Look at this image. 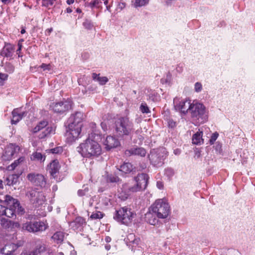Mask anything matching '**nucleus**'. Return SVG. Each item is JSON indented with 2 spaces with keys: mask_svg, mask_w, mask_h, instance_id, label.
I'll use <instances>...</instances> for the list:
<instances>
[{
  "mask_svg": "<svg viewBox=\"0 0 255 255\" xmlns=\"http://www.w3.org/2000/svg\"><path fill=\"white\" fill-rule=\"evenodd\" d=\"M78 152L84 157H97L102 153L101 145L95 140L88 138L77 147Z\"/></svg>",
  "mask_w": 255,
  "mask_h": 255,
  "instance_id": "nucleus-1",
  "label": "nucleus"
},
{
  "mask_svg": "<svg viewBox=\"0 0 255 255\" xmlns=\"http://www.w3.org/2000/svg\"><path fill=\"white\" fill-rule=\"evenodd\" d=\"M152 211L158 218L165 219L170 213V206L165 199H158L150 207Z\"/></svg>",
  "mask_w": 255,
  "mask_h": 255,
  "instance_id": "nucleus-2",
  "label": "nucleus"
},
{
  "mask_svg": "<svg viewBox=\"0 0 255 255\" xmlns=\"http://www.w3.org/2000/svg\"><path fill=\"white\" fill-rule=\"evenodd\" d=\"M116 131L121 137L131 135L133 131V124L128 118L124 117L118 119L115 123Z\"/></svg>",
  "mask_w": 255,
  "mask_h": 255,
  "instance_id": "nucleus-3",
  "label": "nucleus"
},
{
  "mask_svg": "<svg viewBox=\"0 0 255 255\" xmlns=\"http://www.w3.org/2000/svg\"><path fill=\"white\" fill-rule=\"evenodd\" d=\"M4 202L6 205L4 216L8 218H12L15 216L16 212L21 213L22 212V208L20 206V204L17 199H13L9 195H6Z\"/></svg>",
  "mask_w": 255,
  "mask_h": 255,
  "instance_id": "nucleus-4",
  "label": "nucleus"
},
{
  "mask_svg": "<svg viewBox=\"0 0 255 255\" xmlns=\"http://www.w3.org/2000/svg\"><path fill=\"white\" fill-rule=\"evenodd\" d=\"M135 214L127 207L121 208L116 211L114 219L123 224L128 225L131 223Z\"/></svg>",
  "mask_w": 255,
  "mask_h": 255,
  "instance_id": "nucleus-5",
  "label": "nucleus"
},
{
  "mask_svg": "<svg viewBox=\"0 0 255 255\" xmlns=\"http://www.w3.org/2000/svg\"><path fill=\"white\" fill-rule=\"evenodd\" d=\"M167 151L164 148L151 150L148 158L151 163L154 166L159 167L163 164V161L167 156Z\"/></svg>",
  "mask_w": 255,
  "mask_h": 255,
  "instance_id": "nucleus-6",
  "label": "nucleus"
},
{
  "mask_svg": "<svg viewBox=\"0 0 255 255\" xmlns=\"http://www.w3.org/2000/svg\"><path fill=\"white\" fill-rule=\"evenodd\" d=\"M55 129L50 126H48V122L46 121H41L33 129V132H40L38 137L44 138L51 134L54 133Z\"/></svg>",
  "mask_w": 255,
  "mask_h": 255,
  "instance_id": "nucleus-7",
  "label": "nucleus"
},
{
  "mask_svg": "<svg viewBox=\"0 0 255 255\" xmlns=\"http://www.w3.org/2000/svg\"><path fill=\"white\" fill-rule=\"evenodd\" d=\"M148 176L145 173L139 174L134 178L135 184L131 186L130 190L132 192H137L145 189L147 185Z\"/></svg>",
  "mask_w": 255,
  "mask_h": 255,
  "instance_id": "nucleus-8",
  "label": "nucleus"
},
{
  "mask_svg": "<svg viewBox=\"0 0 255 255\" xmlns=\"http://www.w3.org/2000/svg\"><path fill=\"white\" fill-rule=\"evenodd\" d=\"M82 127L79 125L76 126L73 124H69L68 129L66 131V139L69 142H72L78 139L81 132Z\"/></svg>",
  "mask_w": 255,
  "mask_h": 255,
  "instance_id": "nucleus-9",
  "label": "nucleus"
},
{
  "mask_svg": "<svg viewBox=\"0 0 255 255\" xmlns=\"http://www.w3.org/2000/svg\"><path fill=\"white\" fill-rule=\"evenodd\" d=\"M48 227L47 224L43 222H27L22 225L23 229L30 233H35L45 231Z\"/></svg>",
  "mask_w": 255,
  "mask_h": 255,
  "instance_id": "nucleus-10",
  "label": "nucleus"
},
{
  "mask_svg": "<svg viewBox=\"0 0 255 255\" xmlns=\"http://www.w3.org/2000/svg\"><path fill=\"white\" fill-rule=\"evenodd\" d=\"M206 107L202 104L193 101L191 104L189 113L192 118L199 119L205 113Z\"/></svg>",
  "mask_w": 255,
  "mask_h": 255,
  "instance_id": "nucleus-11",
  "label": "nucleus"
},
{
  "mask_svg": "<svg viewBox=\"0 0 255 255\" xmlns=\"http://www.w3.org/2000/svg\"><path fill=\"white\" fill-rule=\"evenodd\" d=\"M177 101V99L174 100L175 110L183 115L188 114L192 104L191 100L185 99L179 102Z\"/></svg>",
  "mask_w": 255,
  "mask_h": 255,
  "instance_id": "nucleus-12",
  "label": "nucleus"
},
{
  "mask_svg": "<svg viewBox=\"0 0 255 255\" xmlns=\"http://www.w3.org/2000/svg\"><path fill=\"white\" fill-rule=\"evenodd\" d=\"M26 195L33 204L42 205L45 201V197L43 193L35 190H31Z\"/></svg>",
  "mask_w": 255,
  "mask_h": 255,
  "instance_id": "nucleus-13",
  "label": "nucleus"
},
{
  "mask_svg": "<svg viewBox=\"0 0 255 255\" xmlns=\"http://www.w3.org/2000/svg\"><path fill=\"white\" fill-rule=\"evenodd\" d=\"M20 151V147L15 144H10L5 148V151L2 155L4 160H10L14 156L17 155Z\"/></svg>",
  "mask_w": 255,
  "mask_h": 255,
  "instance_id": "nucleus-14",
  "label": "nucleus"
},
{
  "mask_svg": "<svg viewBox=\"0 0 255 255\" xmlns=\"http://www.w3.org/2000/svg\"><path fill=\"white\" fill-rule=\"evenodd\" d=\"M28 179L34 185L40 187H45L46 181L44 177L41 174L30 173L27 175Z\"/></svg>",
  "mask_w": 255,
  "mask_h": 255,
  "instance_id": "nucleus-15",
  "label": "nucleus"
},
{
  "mask_svg": "<svg viewBox=\"0 0 255 255\" xmlns=\"http://www.w3.org/2000/svg\"><path fill=\"white\" fill-rule=\"evenodd\" d=\"M104 144L107 150L116 148L120 145V142L115 137L108 136L104 142Z\"/></svg>",
  "mask_w": 255,
  "mask_h": 255,
  "instance_id": "nucleus-16",
  "label": "nucleus"
},
{
  "mask_svg": "<svg viewBox=\"0 0 255 255\" xmlns=\"http://www.w3.org/2000/svg\"><path fill=\"white\" fill-rule=\"evenodd\" d=\"M84 119V115L83 113L76 112L70 116L68 120V123L73 124V125L76 126L80 125V127H82V122Z\"/></svg>",
  "mask_w": 255,
  "mask_h": 255,
  "instance_id": "nucleus-17",
  "label": "nucleus"
},
{
  "mask_svg": "<svg viewBox=\"0 0 255 255\" xmlns=\"http://www.w3.org/2000/svg\"><path fill=\"white\" fill-rule=\"evenodd\" d=\"M20 245L9 244L0 250V253L5 255H15V252Z\"/></svg>",
  "mask_w": 255,
  "mask_h": 255,
  "instance_id": "nucleus-18",
  "label": "nucleus"
},
{
  "mask_svg": "<svg viewBox=\"0 0 255 255\" xmlns=\"http://www.w3.org/2000/svg\"><path fill=\"white\" fill-rule=\"evenodd\" d=\"M50 107L54 112L63 113L70 108L71 106L67 102H61L53 104Z\"/></svg>",
  "mask_w": 255,
  "mask_h": 255,
  "instance_id": "nucleus-19",
  "label": "nucleus"
},
{
  "mask_svg": "<svg viewBox=\"0 0 255 255\" xmlns=\"http://www.w3.org/2000/svg\"><path fill=\"white\" fill-rule=\"evenodd\" d=\"M146 154V151L143 147H134L125 151V154L128 156L138 155L144 157Z\"/></svg>",
  "mask_w": 255,
  "mask_h": 255,
  "instance_id": "nucleus-20",
  "label": "nucleus"
},
{
  "mask_svg": "<svg viewBox=\"0 0 255 255\" xmlns=\"http://www.w3.org/2000/svg\"><path fill=\"white\" fill-rule=\"evenodd\" d=\"M131 186L129 185L128 184H124L121 191H119V197L122 200H126L130 196L131 193H133L130 190Z\"/></svg>",
  "mask_w": 255,
  "mask_h": 255,
  "instance_id": "nucleus-21",
  "label": "nucleus"
},
{
  "mask_svg": "<svg viewBox=\"0 0 255 255\" xmlns=\"http://www.w3.org/2000/svg\"><path fill=\"white\" fill-rule=\"evenodd\" d=\"M60 165L57 160H54L49 165V170L51 175L55 178L57 176L56 174L59 172Z\"/></svg>",
  "mask_w": 255,
  "mask_h": 255,
  "instance_id": "nucleus-22",
  "label": "nucleus"
},
{
  "mask_svg": "<svg viewBox=\"0 0 255 255\" xmlns=\"http://www.w3.org/2000/svg\"><path fill=\"white\" fill-rule=\"evenodd\" d=\"M156 215L152 213V211H150V207L148 209V212H147L145 215V219L146 221L152 225H155L158 222V220L157 219V216H155Z\"/></svg>",
  "mask_w": 255,
  "mask_h": 255,
  "instance_id": "nucleus-23",
  "label": "nucleus"
},
{
  "mask_svg": "<svg viewBox=\"0 0 255 255\" xmlns=\"http://www.w3.org/2000/svg\"><path fill=\"white\" fill-rule=\"evenodd\" d=\"M19 109H15L12 112V118L11 121L12 124H17L21 120L24 115V112H20Z\"/></svg>",
  "mask_w": 255,
  "mask_h": 255,
  "instance_id": "nucleus-24",
  "label": "nucleus"
},
{
  "mask_svg": "<svg viewBox=\"0 0 255 255\" xmlns=\"http://www.w3.org/2000/svg\"><path fill=\"white\" fill-rule=\"evenodd\" d=\"M14 50L13 46L10 44H6L2 49L0 54L6 57H11L14 52Z\"/></svg>",
  "mask_w": 255,
  "mask_h": 255,
  "instance_id": "nucleus-25",
  "label": "nucleus"
},
{
  "mask_svg": "<svg viewBox=\"0 0 255 255\" xmlns=\"http://www.w3.org/2000/svg\"><path fill=\"white\" fill-rule=\"evenodd\" d=\"M85 223V220L80 217H77L74 221L70 223V226L73 230H77Z\"/></svg>",
  "mask_w": 255,
  "mask_h": 255,
  "instance_id": "nucleus-26",
  "label": "nucleus"
},
{
  "mask_svg": "<svg viewBox=\"0 0 255 255\" xmlns=\"http://www.w3.org/2000/svg\"><path fill=\"white\" fill-rule=\"evenodd\" d=\"M203 142L202 132H197L193 135L192 143L194 144H201Z\"/></svg>",
  "mask_w": 255,
  "mask_h": 255,
  "instance_id": "nucleus-27",
  "label": "nucleus"
},
{
  "mask_svg": "<svg viewBox=\"0 0 255 255\" xmlns=\"http://www.w3.org/2000/svg\"><path fill=\"white\" fill-rule=\"evenodd\" d=\"M92 78L93 80L99 83L100 85H105L108 81V79L106 77H100L99 74L93 73Z\"/></svg>",
  "mask_w": 255,
  "mask_h": 255,
  "instance_id": "nucleus-28",
  "label": "nucleus"
},
{
  "mask_svg": "<svg viewBox=\"0 0 255 255\" xmlns=\"http://www.w3.org/2000/svg\"><path fill=\"white\" fill-rule=\"evenodd\" d=\"M133 170L132 165L130 163H125L121 166L120 170L127 174L130 173Z\"/></svg>",
  "mask_w": 255,
  "mask_h": 255,
  "instance_id": "nucleus-29",
  "label": "nucleus"
},
{
  "mask_svg": "<svg viewBox=\"0 0 255 255\" xmlns=\"http://www.w3.org/2000/svg\"><path fill=\"white\" fill-rule=\"evenodd\" d=\"M100 208H105L111 204V200L110 198L107 197H102L100 201ZM99 207L95 206V208H98Z\"/></svg>",
  "mask_w": 255,
  "mask_h": 255,
  "instance_id": "nucleus-30",
  "label": "nucleus"
},
{
  "mask_svg": "<svg viewBox=\"0 0 255 255\" xmlns=\"http://www.w3.org/2000/svg\"><path fill=\"white\" fill-rule=\"evenodd\" d=\"M64 237V234L62 232H57L53 235L52 239L56 243L58 244L63 241Z\"/></svg>",
  "mask_w": 255,
  "mask_h": 255,
  "instance_id": "nucleus-31",
  "label": "nucleus"
},
{
  "mask_svg": "<svg viewBox=\"0 0 255 255\" xmlns=\"http://www.w3.org/2000/svg\"><path fill=\"white\" fill-rule=\"evenodd\" d=\"M24 160V157H20L17 160H16L13 162L12 164H11L10 165H9L7 167V169L8 170H14L15 167L21 162H23Z\"/></svg>",
  "mask_w": 255,
  "mask_h": 255,
  "instance_id": "nucleus-32",
  "label": "nucleus"
},
{
  "mask_svg": "<svg viewBox=\"0 0 255 255\" xmlns=\"http://www.w3.org/2000/svg\"><path fill=\"white\" fill-rule=\"evenodd\" d=\"M120 178L115 174H108L107 176V181L110 183H117L119 182Z\"/></svg>",
  "mask_w": 255,
  "mask_h": 255,
  "instance_id": "nucleus-33",
  "label": "nucleus"
},
{
  "mask_svg": "<svg viewBox=\"0 0 255 255\" xmlns=\"http://www.w3.org/2000/svg\"><path fill=\"white\" fill-rule=\"evenodd\" d=\"M139 110L143 114H148L150 113V111L148 106L145 102L141 104L139 107Z\"/></svg>",
  "mask_w": 255,
  "mask_h": 255,
  "instance_id": "nucleus-34",
  "label": "nucleus"
},
{
  "mask_svg": "<svg viewBox=\"0 0 255 255\" xmlns=\"http://www.w3.org/2000/svg\"><path fill=\"white\" fill-rule=\"evenodd\" d=\"M219 136V134L217 131H215L213 133H212L210 136L209 142L210 145H213L214 144L216 141V140L217 139Z\"/></svg>",
  "mask_w": 255,
  "mask_h": 255,
  "instance_id": "nucleus-35",
  "label": "nucleus"
},
{
  "mask_svg": "<svg viewBox=\"0 0 255 255\" xmlns=\"http://www.w3.org/2000/svg\"><path fill=\"white\" fill-rule=\"evenodd\" d=\"M31 158L34 160H40L41 161H43L45 160V157L43 156L41 153L37 152H35L32 154V157Z\"/></svg>",
  "mask_w": 255,
  "mask_h": 255,
  "instance_id": "nucleus-36",
  "label": "nucleus"
},
{
  "mask_svg": "<svg viewBox=\"0 0 255 255\" xmlns=\"http://www.w3.org/2000/svg\"><path fill=\"white\" fill-rule=\"evenodd\" d=\"M149 0H134L133 5L135 7L143 6L148 3Z\"/></svg>",
  "mask_w": 255,
  "mask_h": 255,
  "instance_id": "nucleus-37",
  "label": "nucleus"
},
{
  "mask_svg": "<svg viewBox=\"0 0 255 255\" xmlns=\"http://www.w3.org/2000/svg\"><path fill=\"white\" fill-rule=\"evenodd\" d=\"M214 145L213 146V148L217 153H221L222 151V144L219 142L217 141L214 143Z\"/></svg>",
  "mask_w": 255,
  "mask_h": 255,
  "instance_id": "nucleus-38",
  "label": "nucleus"
},
{
  "mask_svg": "<svg viewBox=\"0 0 255 255\" xmlns=\"http://www.w3.org/2000/svg\"><path fill=\"white\" fill-rule=\"evenodd\" d=\"M34 251H37V255L46 251V246L44 244H40L37 246L36 249Z\"/></svg>",
  "mask_w": 255,
  "mask_h": 255,
  "instance_id": "nucleus-39",
  "label": "nucleus"
},
{
  "mask_svg": "<svg viewBox=\"0 0 255 255\" xmlns=\"http://www.w3.org/2000/svg\"><path fill=\"white\" fill-rule=\"evenodd\" d=\"M5 69L6 72L11 73L14 70V67L10 63H6Z\"/></svg>",
  "mask_w": 255,
  "mask_h": 255,
  "instance_id": "nucleus-40",
  "label": "nucleus"
},
{
  "mask_svg": "<svg viewBox=\"0 0 255 255\" xmlns=\"http://www.w3.org/2000/svg\"><path fill=\"white\" fill-rule=\"evenodd\" d=\"M103 215L102 213L100 211H98L96 212V213H92V214L90 216V218L93 219H101L103 218Z\"/></svg>",
  "mask_w": 255,
  "mask_h": 255,
  "instance_id": "nucleus-41",
  "label": "nucleus"
},
{
  "mask_svg": "<svg viewBox=\"0 0 255 255\" xmlns=\"http://www.w3.org/2000/svg\"><path fill=\"white\" fill-rule=\"evenodd\" d=\"M49 151L53 154H59L61 153L63 150L61 146H58L54 148L51 149L49 150Z\"/></svg>",
  "mask_w": 255,
  "mask_h": 255,
  "instance_id": "nucleus-42",
  "label": "nucleus"
},
{
  "mask_svg": "<svg viewBox=\"0 0 255 255\" xmlns=\"http://www.w3.org/2000/svg\"><path fill=\"white\" fill-rule=\"evenodd\" d=\"M83 189H80L78 191V194L79 196L85 195L86 193L89 191L88 187H83Z\"/></svg>",
  "mask_w": 255,
  "mask_h": 255,
  "instance_id": "nucleus-43",
  "label": "nucleus"
},
{
  "mask_svg": "<svg viewBox=\"0 0 255 255\" xmlns=\"http://www.w3.org/2000/svg\"><path fill=\"white\" fill-rule=\"evenodd\" d=\"M54 0H42V6L48 7L53 5Z\"/></svg>",
  "mask_w": 255,
  "mask_h": 255,
  "instance_id": "nucleus-44",
  "label": "nucleus"
},
{
  "mask_svg": "<svg viewBox=\"0 0 255 255\" xmlns=\"http://www.w3.org/2000/svg\"><path fill=\"white\" fill-rule=\"evenodd\" d=\"M19 255H37V251H33L31 252L23 251Z\"/></svg>",
  "mask_w": 255,
  "mask_h": 255,
  "instance_id": "nucleus-45",
  "label": "nucleus"
},
{
  "mask_svg": "<svg viewBox=\"0 0 255 255\" xmlns=\"http://www.w3.org/2000/svg\"><path fill=\"white\" fill-rule=\"evenodd\" d=\"M194 89L196 92H200L202 89V85L199 82H196L194 85Z\"/></svg>",
  "mask_w": 255,
  "mask_h": 255,
  "instance_id": "nucleus-46",
  "label": "nucleus"
},
{
  "mask_svg": "<svg viewBox=\"0 0 255 255\" xmlns=\"http://www.w3.org/2000/svg\"><path fill=\"white\" fill-rule=\"evenodd\" d=\"M174 174V171L172 168H167L165 170V174L170 177H172Z\"/></svg>",
  "mask_w": 255,
  "mask_h": 255,
  "instance_id": "nucleus-47",
  "label": "nucleus"
},
{
  "mask_svg": "<svg viewBox=\"0 0 255 255\" xmlns=\"http://www.w3.org/2000/svg\"><path fill=\"white\" fill-rule=\"evenodd\" d=\"M40 67L43 69L44 71L45 70H50L51 69V66L50 64H46L43 63L41 66Z\"/></svg>",
  "mask_w": 255,
  "mask_h": 255,
  "instance_id": "nucleus-48",
  "label": "nucleus"
},
{
  "mask_svg": "<svg viewBox=\"0 0 255 255\" xmlns=\"http://www.w3.org/2000/svg\"><path fill=\"white\" fill-rule=\"evenodd\" d=\"M5 206L0 205V216H4L5 214Z\"/></svg>",
  "mask_w": 255,
  "mask_h": 255,
  "instance_id": "nucleus-49",
  "label": "nucleus"
},
{
  "mask_svg": "<svg viewBox=\"0 0 255 255\" xmlns=\"http://www.w3.org/2000/svg\"><path fill=\"white\" fill-rule=\"evenodd\" d=\"M10 228H19L20 225L18 222H14L11 221L10 223Z\"/></svg>",
  "mask_w": 255,
  "mask_h": 255,
  "instance_id": "nucleus-50",
  "label": "nucleus"
},
{
  "mask_svg": "<svg viewBox=\"0 0 255 255\" xmlns=\"http://www.w3.org/2000/svg\"><path fill=\"white\" fill-rule=\"evenodd\" d=\"M8 78V75L5 73H0V79L3 81L6 80Z\"/></svg>",
  "mask_w": 255,
  "mask_h": 255,
  "instance_id": "nucleus-51",
  "label": "nucleus"
},
{
  "mask_svg": "<svg viewBox=\"0 0 255 255\" xmlns=\"http://www.w3.org/2000/svg\"><path fill=\"white\" fill-rule=\"evenodd\" d=\"M6 223H9V220H7L6 219H4V218H1L0 220V224L2 226H3L4 225H5V224H6Z\"/></svg>",
  "mask_w": 255,
  "mask_h": 255,
  "instance_id": "nucleus-52",
  "label": "nucleus"
},
{
  "mask_svg": "<svg viewBox=\"0 0 255 255\" xmlns=\"http://www.w3.org/2000/svg\"><path fill=\"white\" fill-rule=\"evenodd\" d=\"M99 3V1L98 0H94L93 1L91 2L90 3V5L91 7H93L96 5L98 4Z\"/></svg>",
  "mask_w": 255,
  "mask_h": 255,
  "instance_id": "nucleus-53",
  "label": "nucleus"
},
{
  "mask_svg": "<svg viewBox=\"0 0 255 255\" xmlns=\"http://www.w3.org/2000/svg\"><path fill=\"white\" fill-rule=\"evenodd\" d=\"M156 186L159 189H162L163 188V184L160 181H158L157 182Z\"/></svg>",
  "mask_w": 255,
  "mask_h": 255,
  "instance_id": "nucleus-54",
  "label": "nucleus"
},
{
  "mask_svg": "<svg viewBox=\"0 0 255 255\" xmlns=\"http://www.w3.org/2000/svg\"><path fill=\"white\" fill-rule=\"evenodd\" d=\"M101 127L104 131L107 129V126L105 123L102 122L101 123Z\"/></svg>",
  "mask_w": 255,
  "mask_h": 255,
  "instance_id": "nucleus-55",
  "label": "nucleus"
},
{
  "mask_svg": "<svg viewBox=\"0 0 255 255\" xmlns=\"http://www.w3.org/2000/svg\"><path fill=\"white\" fill-rule=\"evenodd\" d=\"M195 157H197V158H199L201 156V152L200 150H195Z\"/></svg>",
  "mask_w": 255,
  "mask_h": 255,
  "instance_id": "nucleus-56",
  "label": "nucleus"
},
{
  "mask_svg": "<svg viewBox=\"0 0 255 255\" xmlns=\"http://www.w3.org/2000/svg\"><path fill=\"white\" fill-rule=\"evenodd\" d=\"M11 221L9 220V223H6L5 225H4L2 227L4 228H10V223Z\"/></svg>",
  "mask_w": 255,
  "mask_h": 255,
  "instance_id": "nucleus-57",
  "label": "nucleus"
},
{
  "mask_svg": "<svg viewBox=\"0 0 255 255\" xmlns=\"http://www.w3.org/2000/svg\"><path fill=\"white\" fill-rule=\"evenodd\" d=\"M173 152L175 155H179L181 153V151L179 149L177 148L174 150Z\"/></svg>",
  "mask_w": 255,
  "mask_h": 255,
  "instance_id": "nucleus-58",
  "label": "nucleus"
},
{
  "mask_svg": "<svg viewBox=\"0 0 255 255\" xmlns=\"http://www.w3.org/2000/svg\"><path fill=\"white\" fill-rule=\"evenodd\" d=\"M4 4H7L10 2L11 0H0Z\"/></svg>",
  "mask_w": 255,
  "mask_h": 255,
  "instance_id": "nucleus-59",
  "label": "nucleus"
},
{
  "mask_svg": "<svg viewBox=\"0 0 255 255\" xmlns=\"http://www.w3.org/2000/svg\"><path fill=\"white\" fill-rule=\"evenodd\" d=\"M74 2V0H67L66 1L67 3L69 5L73 3Z\"/></svg>",
  "mask_w": 255,
  "mask_h": 255,
  "instance_id": "nucleus-60",
  "label": "nucleus"
},
{
  "mask_svg": "<svg viewBox=\"0 0 255 255\" xmlns=\"http://www.w3.org/2000/svg\"><path fill=\"white\" fill-rule=\"evenodd\" d=\"M105 241H106V242H110L111 241V239L109 237H107L105 238Z\"/></svg>",
  "mask_w": 255,
  "mask_h": 255,
  "instance_id": "nucleus-61",
  "label": "nucleus"
},
{
  "mask_svg": "<svg viewBox=\"0 0 255 255\" xmlns=\"http://www.w3.org/2000/svg\"><path fill=\"white\" fill-rule=\"evenodd\" d=\"M66 11L67 13H71L72 11V10L71 8H70V7H68L66 8Z\"/></svg>",
  "mask_w": 255,
  "mask_h": 255,
  "instance_id": "nucleus-62",
  "label": "nucleus"
},
{
  "mask_svg": "<svg viewBox=\"0 0 255 255\" xmlns=\"http://www.w3.org/2000/svg\"><path fill=\"white\" fill-rule=\"evenodd\" d=\"M19 46V47H18V49L17 50V51H19L21 50V45H18Z\"/></svg>",
  "mask_w": 255,
  "mask_h": 255,
  "instance_id": "nucleus-63",
  "label": "nucleus"
},
{
  "mask_svg": "<svg viewBox=\"0 0 255 255\" xmlns=\"http://www.w3.org/2000/svg\"><path fill=\"white\" fill-rule=\"evenodd\" d=\"M25 32V29H21V34H23V33H24Z\"/></svg>",
  "mask_w": 255,
  "mask_h": 255,
  "instance_id": "nucleus-64",
  "label": "nucleus"
}]
</instances>
